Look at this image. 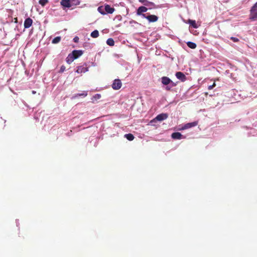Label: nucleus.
I'll return each instance as SVG.
<instances>
[{
	"label": "nucleus",
	"mask_w": 257,
	"mask_h": 257,
	"mask_svg": "<svg viewBox=\"0 0 257 257\" xmlns=\"http://www.w3.org/2000/svg\"><path fill=\"white\" fill-rule=\"evenodd\" d=\"M49 2L48 0H39V3L42 7H44Z\"/></svg>",
	"instance_id": "obj_25"
},
{
	"label": "nucleus",
	"mask_w": 257,
	"mask_h": 257,
	"mask_svg": "<svg viewBox=\"0 0 257 257\" xmlns=\"http://www.w3.org/2000/svg\"><path fill=\"white\" fill-rule=\"evenodd\" d=\"M122 83L120 79H115L112 84V88L114 90H118L121 88Z\"/></svg>",
	"instance_id": "obj_4"
},
{
	"label": "nucleus",
	"mask_w": 257,
	"mask_h": 257,
	"mask_svg": "<svg viewBox=\"0 0 257 257\" xmlns=\"http://www.w3.org/2000/svg\"><path fill=\"white\" fill-rule=\"evenodd\" d=\"M168 117V114L163 113L158 115L155 119L158 121H162L167 119Z\"/></svg>",
	"instance_id": "obj_8"
},
{
	"label": "nucleus",
	"mask_w": 257,
	"mask_h": 257,
	"mask_svg": "<svg viewBox=\"0 0 257 257\" xmlns=\"http://www.w3.org/2000/svg\"><path fill=\"white\" fill-rule=\"evenodd\" d=\"M187 45L191 49H195L197 47L196 44L195 43L192 42H188L187 43Z\"/></svg>",
	"instance_id": "obj_17"
},
{
	"label": "nucleus",
	"mask_w": 257,
	"mask_h": 257,
	"mask_svg": "<svg viewBox=\"0 0 257 257\" xmlns=\"http://www.w3.org/2000/svg\"><path fill=\"white\" fill-rule=\"evenodd\" d=\"M101 97V95L99 94H96L94 96V98L96 99H99Z\"/></svg>",
	"instance_id": "obj_30"
},
{
	"label": "nucleus",
	"mask_w": 257,
	"mask_h": 257,
	"mask_svg": "<svg viewBox=\"0 0 257 257\" xmlns=\"http://www.w3.org/2000/svg\"><path fill=\"white\" fill-rule=\"evenodd\" d=\"M161 82L164 85H167L171 84L172 87L176 86L177 84L173 82L169 77L163 76L161 78Z\"/></svg>",
	"instance_id": "obj_2"
},
{
	"label": "nucleus",
	"mask_w": 257,
	"mask_h": 257,
	"mask_svg": "<svg viewBox=\"0 0 257 257\" xmlns=\"http://www.w3.org/2000/svg\"><path fill=\"white\" fill-rule=\"evenodd\" d=\"M175 75L178 79L180 80L182 82L185 81L187 79L186 76L183 72H177L176 73Z\"/></svg>",
	"instance_id": "obj_6"
},
{
	"label": "nucleus",
	"mask_w": 257,
	"mask_h": 257,
	"mask_svg": "<svg viewBox=\"0 0 257 257\" xmlns=\"http://www.w3.org/2000/svg\"><path fill=\"white\" fill-rule=\"evenodd\" d=\"M212 86V87L214 88V87H215L216 86V83H215V81H214L212 85H211Z\"/></svg>",
	"instance_id": "obj_32"
},
{
	"label": "nucleus",
	"mask_w": 257,
	"mask_h": 257,
	"mask_svg": "<svg viewBox=\"0 0 257 257\" xmlns=\"http://www.w3.org/2000/svg\"><path fill=\"white\" fill-rule=\"evenodd\" d=\"M188 23L191 25L193 28H197V26L196 25V22L195 20H189Z\"/></svg>",
	"instance_id": "obj_22"
},
{
	"label": "nucleus",
	"mask_w": 257,
	"mask_h": 257,
	"mask_svg": "<svg viewBox=\"0 0 257 257\" xmlns=\"http://www.w3.org/2000/svg\"><path fill=\"white\" fill-rule=\"evenodd\" d=\"M198 124L197 121H194L192 122L187 123L182 128L183 130L187 129L196 126Z\"/></svg>",
	"instance_id": "obj_12"
},
{
	"label": "nucleus",
	"mask_w": 257,
	"mask_h": 257,
	"mask_svg": "<svg viewBox=\"0 0 257 257\" xmlns=\"http://www.w3.org/2000/svg\"><path fill=\"white\" fill-rule=\"evenodd\" d=\"M71 4L72 6L73 5L77 6L79 5L80 2L79 0H71Z\"/></svg>",
	"instance_id": "obj_26"
},
{
	"label": "nucleus",
	"mask_w": 257,
	"mask_h": 257,
	"mask_svg": "<svg viewBox=\"0 0 257 257\" xmlns=\"http://www.w3.org/2000/svg\"><path fill=\"white\" fill-rule=\"evenodd\" d=\"M106 43L110 46H113L114 45V41L113 39L109 38L107 40Z\"/></svg>",
	"instance_id": "obj_20"
},
{
	"label": "nucleus",
	"mask_w": 257,
	"mask_h": 257,
	"mask_svg": "<svg viewBox=\"0 0 257 257\" xmlns=\"http://www.w3.org/2000/svg\"><path fill=\"white\" fill-rule=\"evenodd\" d=\"M83 53V52L82 50H73L71 54L72 55L73 58L74 59H76L79 57L81 56Z\"/></svg>",
	"instance_id": "obj_5"
},
{
	"label": "nucleus",
	"mask_w": 257,
	"mask_h": 257,
	"mask_svg": "<svg viewBox=\"0 0 257 257\" xmlns=\"http://www.w3.org/2000/svg\"><path fill=\"white\" fill-rule=\"evenodd\" d=\"M171 137L175 140H180L182 138V135L180 133L175 132L172 134Z\"/></svg>",
	"instance_id": "obj_14"
},
{
	"label": "nucleus",
	"mask_w": 257,
	"mask_h": 257,
	"mask_svg": "<svg viewBox=\"0 0 257 257\" xmlns=\"http://www.w3.org/2000/svg\"><path fill=\"white\" fill-rule=\"evenodd\" d=\"M166 90H171V87H170L169 86H167L166 87Z\"/></svg>",
	"instance_id": "obj_33"
},
{
	"label": "nucleus",
	"mask_w": 257,
	"mask_h": 257,
	"mask_svg": "<svg viewBox=\"0 0 257 257\" xmlns=\"http://www.w3.org/2000/svg\"><path fill=\"white\" fill-rule=\"evenodd\" d=\"M213 88V87H212V86L211 85H209L208 87V90H211Z\"/></svg>",
	"instance_id": "obj_31"
},
{
	"label": "nucleus",
	"mask_w": 257,
	"mask_h": 257,
	"mask_svg": "<svg viewBox=\"0 0 257 257\" xmlns=\"http://www.w3.org/2000/svg\"><path fill=\"white\" fill-rule=\"evenodd\" d=\"M230 39L232 40L234 42H237L239 41V39L238 38L233 37H231Z\"/></svg>",
	"instance_id": "obj_27"
},
{
	"label": "nucleus",
	"mask_w": 257,
	"mask_h": 257,
	"mask_svg": "<svg viewBox=\"0 0 257 257\" xmlns=\"http://www.w3.org/2000/svg\"><path fill=\"white\" fill-rule=\"evenodd\" d=\"M90 36L94 38H97L99 36V32L97 30H94L91 32Z\"/></svg>",
	"instance_id": "obj_18"
},
{
	"label": "nucleus",
	"mask_w": 257,
	"mask_h": 257,
	"mask_svg": "<svg viewBox=\"0 0 257 257\" xmlns=\"http://www.w3.org/2000/svg\"><path fill=\"white\" fill-rule=\"evenodd\" d=\"M249 19L251 21L257 20V2L251 8L250 10Z\"/></svg>",
	"instance_id": "obj_1"
},
{
	"label": "nucleus",
	"mask_w": 257,
	"mask_h": 257,
	"mask_svg": "<svg viewBox=\"0 0 257 257\" xmlns=\"http://www.w3.org/2000/svg\"><path fill=\"white\" fill-rule=\"evenodd\" d=\"M98 10V11L102 15H105L106 14V13H105V10H104V7H102V6H101V7H99L97 9Z\"/></svg>",
	"instance_id": "obj_23"
},
{
	"label": "nucleus",
	"mask_w": 257,
	"mask_h": 257,
	"mask_svg": "<svg viewBox=\"0 0 257 257\" xmlns=\"http://www.w3.org/2000/svg\"><path fill=\"white\" fill-rule=\"evenodd\" d=\"M88 71V69L87 67L80 66H79L77 67V69L76 72L77 73L81 74L82 73H85Z\"/></svg>",
	"instance_id": "obj_13"
},
{
	"label": "nucleus",
	"mask_w": 257,
	"mask_h": 257,
	"mask_svg": "<svg viewBox=\"0 0 257 257\" xmlns=\"http://www.w3.org/2000/svg\"><path fill=\"white\" fill-rule=\"evenodd\" d=\"M36 93L35 91H33V93Z\"/></svg>",
	"instance_id": "obj_35"
},
{
	"label": "nucleus",
	"mask_w": 257,
	"mask_h": 257,
	"mask_svg": "<svg viewBox=\"0 0 257 257\" xmlns=\"http://www.w3.org/2000/svg\"><path fill=\"white\" fill-rule=\"evenodd\" d=\"M61 40V37L59 36L54 38L52 40V43L57 44L59 43Z\"/></svg>",
	"instance_id": "obj_24"
},
{
	"label": "nucleus",
	"mask_w": 257,
	"mask_h": 257,
	"mask_svg": "<svg viewBox=\"0 0 257 257\" xmlns=\"http://www.w3.org/2000/svg\"><path fill=\"white\" fill-rule=\"evenodd\" d=\"M148 11V9L144 6H141L140 7L137 11V14L138 15H141L142 16V15L143 14V13L146 12Z\"/></svg>",
	"instance_id": "obj_11"
},
{
	"label": "nucleus",
	"mask_w": 257,
	"mask_h": 257,
	"mask_svg": "<svg viewBox=\"0 0 257 257\" xmlns=\"http://www.w3.org/2000/svg\"><path fill=\"white\" fill-rule=\"evenodd\" d=\"M65 67L64 65L61 66L59 72L61 73L63 72L65 70Z\"/></svg>",
	"instance_id": "obj_28"
},
{
	"label": "nucleus",
	"mask_w": 257,
	"mask_h": 257,
	"mask_svg": "<svg viewBox=\"0 0 257 257\" xmlns=\"http://www.w3.org/2000/svg\"><path fill=\"white\" fill-rule=\"evenodd\" d=\"M74 60V59L73 58L72 55L70 53L68 55V57L66 58V62L68 64H70Z\"/></svg>",
	"instance_id": "obj_21"
},
{
	"label": "nucleus",
	"mask_w": 257,
	"mask_h": 257,
	"mask_svg": "<svg viewBox=\"0 0 257 257\" xmlns=\"http://www.w3.org/2000/svg\"><path fill=\"white\" fill-rule=\"evenodd\" d=\"M15 23H18L17 18H15Z\"/></svg>",
	"instance_id": "obj_34"
},
{
	"label": "nucleus",
	"mask_w": 257,
	"mask_h": 257,
	"mask_svg": "<svg viewBox=\"0 0 257 257\" xmlns=\"http://www.w3.org/2000/svg\"><path fill=\"white\" fill-rule=\"evenodd\" d=\"M87 95V92L86 91H84L81 93H77L73 96L72 98L75 99L77 98L78 96H83L86 97Z\"/></svg>",
	"instance_id": "obj_15"
},
{
	"label": "nucleus",
	"mask_w": 257,
	"mask_h": 257,
	"mask_svg": "<svg viewBox=\"0 0 257 257\" xmlns=\"http://www.w3.org/2000/svg\"><path fill=\"white\" fill-rule=\"evenodd\" d=\"M139 2L146 6H153L154 4L152 2H150L147 0H139Z\"/></svg>",
	"instance_id": "obj_16"
},
{
	"label": "nucleus",
	"mask_w": 257,
	"mask_h": 257,
	"mask_svg": "<svg viewBox=\"0 0 257 257\" xmlns=\"http://www.w3.org/2000/svg\"><path fill=\"white\" fill-rule=\"evenodd\" d=\"M33 24V20L30 18H27L24 23V26L25 29L30 28Z\"/></svg>",
	"instance_id": "obj_7"
},
{
	"label": "nucleus",
	"mask_w": 257,
	"mask_h": 257,
	"mask_svg": "<svg viewBox=\"0 0 257 257\" xmlns=\"http://www.w3.org/2000/svg\"><path fill=\"white\" fill-rule=\"evenodd\" d=\"M60 4L64 8H69L72 7L71 0H62Z\"/></svg>",
	"instance_id": "obj_9"
},
{
	"label": "nucleus",
	"mask_w": 257,
	"mask_h": 257,
	"mask_svg": "<svg viewBox=\"0 0 257 257\" xmlns=\"http://www.w3.org/2000/svg\"><path fill=\"white\" fill-rule=\"evenodd\" d=\"M79 38L78 36H75L73 39V41L75 43H78L79 41Z\"/></svg>",
	"instance_id": "obj_29"
},
{
	"label": "nucleus",
	"mask_w": 257,
	"mask_h": 257,
	"mask_svg": "<svg viewBox=\"0 0 257 257\" xmlns=\"http://www.w3.org/2000/svg\"><path fill=\"white\" fill-rule=\"evenodd\" d=\"M104 10L106 14H112L114 12L115 9L108 5H105Z\"/></svg>",
	"instance_id": "obj_10"
},
{
	"label": "nucleus",
	"mask_w": 257,
	"mask_h": 257,
	"mask_svg": "<svg viewBox=\"0 0 257 257\" xmlns=\"http://www.w3.org/2000/svg\"><path fill=\"white\" fill-rule=\"evenodd\" d=\"M124 137L125 138H126L128 141H133L135 137L134 136V135L132 134H125L124 135Z\"/></svg>",
	"instance_id": "obj_19"
},
{
	"label": "nucleus",
	"mask_w": 257,
	"mask_h": 257,
	"mask_svg": "<svg viewBox=\"0 0 257 257\" xmlns=\"http://www.w3.org/2000/svg\"><path fill=\"white\" fill-rule=\"evenodd\" d=\"M142 17L148 20V21L150 23L156 22L158 20V17L154 15L146 16V14H143Z\"/></svg>",
	"instance_id": "obj_3"
}]
</instances>
